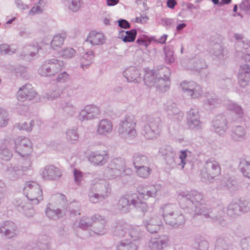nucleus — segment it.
Masks as SVG:
<instances>
[{"label": "nucleus", "mask_w": 250, "mask_h": 250, "mask_svg": "<svg viewBox=\"0 0 250 250\" xmlns=\"http://www.w3.org/2000/svg\"><path fill=\"white\" fill-rule=\"evenodd\" d=\"M179 204L185 212L192 215H202L215 223L224 224V219L216 210H212L205 204L203 194L196 190L181 192L178 195Z\"/></svg>", "instance_id": "f257e3e1"}, {"label": "nucleus", "mask_w": 250, "mask_h": 250, "mask_svg": "<svg viewBox=\"0 0 250 250\" xmlns=\"http://www.w3.org/2000/svg\"><path fill=\"white\" fill-rule=\"evenodd\" d=\"M133 208L145 212L147 211L148 207L136 193L127 194L121 197L117 205V208L122 213H127Z\"/></svg>", "instance_id": "f03ea898"}, {"label": "nucleus", "mask_w": 250, "mask_h": 250, "mask_svg": "<svg viewBox=\"0 0 250 250\" xmlns=\"http://www.w3.org/2000/svg\"><path fill=\"white\" fill-rule=\"evenodd\" d=\"M160 212L166 223L174 228L182 226L185 223L184 215L175 205H164L161 207Z\"/></svg>", "instance_id": "7ed1b4c3"}, {"label": "nucleus", "mask_w": 250, "mask_h": 250, "mask_svg": "<svg viewBox=\"0 0 250 250\" xmlns=\"http://www.w3.org/2000/svg\"><path fill=\"white\" fill-rule=\"evenodd\" d=\"M23 192L33 204L37 205L43 200L42 191L41 186L36 182L31 181L25 183Z\"/></svg>", "instance_id": "20e7f679"}, {"label": "nucleus", "mask_w": 250, "mask_h": 250, "mask_svg": "<svg viewBox=\"0 0 250 250\" xmlns=\"http://www.w3.org/2000/svg\"><path fill=\"white\" fill-rule=\"evenodd\" d=\"M60 200L62 202V206L61 208H51L50 207V204L47 206L45 210V213L49 218L56 220L62 217L65 214V211L67 210V203L65 196L61 194Z\"/></svg>", "instance_id": "39448f33"}, {"label": "nucleus", "mask_w": 250, "mask_h": 250, "mask_svg": "<svg viewBox=\"0 0 250 250\" xmlns=\"http://www.w3.org/2000/svg\"><path fill=\"white\" fill-rule=\"evenodd\" d=\"M19 231L17 225L12 221H5L0 223V233L8 239L17 237Z\"/></svg>", "instance_id": "423d86ee"}, {"label": "nucleus", "mask_w": 250, "mask_h": 250, "mask_svg": "<svg viewBox=\"0 0 250 250\" xmlns=\"http://www.w3.org/2000/svg\"><path fill=\"white\" fill-rule=\"evenodd\" d=\"M42 175L45 180H57L62 177V171L55 166L50 165L44 167Z\"/></svg>", "instance_id": "0eeeda50"}, {"label": "nucleus", "mask_w": 250, "mask_h": 250, "mask_svg": "<svg viewBox=\"0 0 250 250\" xmlns=\"http://www.w3.org/2000/svg\"><path fill=\"white\" fill-rule=\"evenodd\" d=\"M143 224L148 231L153 233L157 232L159 229L162 222L158 215L151 214L150 217L144 220Z\"/></svg>", "instance_id": "6e6552de"}, {"label": "nucleus", "mask_w": 250, "mask_h": 250, "mask_svg": "<svg viewBox=\"0 0 250 250\" xmlns=\"http://www.w3.org/2000/svg\"><path fill=\"white\" fill-rule=\"evenodd\" d=\"M100 218L101 215L98 214H94L91 217L84 216L74 223V227L86 230L93 225L94 219H100Z\"/></svg>", "instance_id": "1a4fd4ad"}, {"label": "nucleus", "mask_w": 250, "mask_h": 250, "mask_svg": "<svg viewBox=\"0 0 250 250\" xmlns=\"http://www.w3.org/2000/svg\"><path fill=\"white\" fill-rule=\"evenodd\" d=\"M168 238L165 235L151 237L148 246L151 250H162L167 244Z\"/></svg>", "instance_id": "9d476101"}, {"label": "nucleus", "mask_w": 250, "mask_h": 250, "mask_svg": "<svg viewBox=\"0 0 250 250\" xmlns=\"http://www.w3.org/2000/svg\"><path fill=\"white\" fill-rule=\"evenodd\" d=\"M232 249L231 240L227 235H221L216 239L214 250H230Z\"/></svg>", "instance_id": "9b49d317"}, {"label": "nucleus", "mask_w": 250, "mask_h": 250, "mask_svg": "<svg viewBox=\"0 0 250 250\" xmlns=\"http://www.w3.org/2000/svg\"><path fill=\"white\" fill-rule=\"evenodd\" d=\"M161 189V186L159 185H154L146 187L143 192L139 193V197L141 198L146 199L148 197H155L157 192Z\"/></svg>", "instance_id": "f8f14e48"}, {"label": "nucleus", "mask_w": 250, "mask_h": 250, "mask_svg": "<svg viewBox=\"0 0 250 250\" xmlns=\"http://www.w3.org/2000/svg\"><path fill=\"white\" fill-rule=\"evenodd\" d=\"M35 93L30 85H26L20 89L18 93L19 100H22L23 99L31 100Z\"/></svg>", "instance_id": "ddd939ff"}, {"label": "nucleus", "mask_w": 250, "mask_h": 250, "mask_svg": "<svg viewBox=\"0 0 250 250\" xmlns=\"http://www.w3.org/2000/svg\"><path fill=\"white\" fill-rule=\"evenodd\" d=\"M106 221L105 218L101 215L100 219H94L93 221V224H95L94 232L98 235L104 234L106 232Z\"/></svg>", "instance_id": "4468645a"}, {"label": "nucleus", "mask_w": 250, "mask_h": 250, "mask_svg": "<svg viewBox=\"0 0 250 250\" xmlns=\"http://www.w3.org/2000/svg\"><path fill=\"white\" fill-rule=\"evenodd\" d=\"M89 200L91 203H97L106 198L104 194H100L93 186L90 188L88 193Z\"/></svg>", "instance_id": "2eb2a0df"}, {"label": "nucleus", "mask_w": 250, "mask_h": 250, "mask_svg": "<svg viewBox=\"0 0 250 250\" xmlns=\"http://www.w3.org/2000/svg\"><path fill=\"white\" fill-rule=\"evenodd\" d=\"M21 174L20 167L14 166L12 165L8 166L5 172L6 176L11 180H15L19 178Z\"/></svg>", "instance_id": "dca6fc26"}, {"label": "nucleus", "mask_w": 250, "mask_h": 250, "mask_svg": "<svg viewBox=\"0 0 250 250\" xmlns=\"http://www.w3.org/2000/svg\"><path fill=\"white\" fill-rule=\"evenodd\" d=\"M93 187L96 188V190L100 194H104L106 198L108 196L111 191V188L109 183L106 181L102 180L100 183L93 185Z\"/></svg>", "instance_id": "f3484780"}, {"label": "nucleus", "mask_w": 250, "mask_h": 250, "mask_svg": "<svg viewBox=\"0 0 250 250\" xmlns=\"http://www.w3.org/2000/svg\"><path fill=\"white\" fill-rule=\"evenodd\" d=\"M206 167L209 172H213L215 177L221 174L220 166L217 162L211 160H208L206 162Z\"/></svg>", "instance_id": "a211bd4d"}, {"label": "nucleus", "mask_w": 250, "mask_h": 250, "mask_svg": "<svg viewBox=\"0 0 250 250\" xmlns=\"http://www.w3.org/2000/svg\"><path fill=\"white\" fill-rule=\"evenodd\" d=\"M136 35L137 31L135 29L127 31H122L120 34V38L125 42H132L135 40Z\"/></svg>", "instance_id": "6ab92c4d"}, {"label": "nucleus", "mask_w": 250, "mask_h": 250, "mask_svg": "<svg viewBox=\"0 0 250 250\" xmlns=\"http://www.w3.org/2000/svg\"><path fill=\"white\" fill-rule=\"evenodd\" d=\"M227 213L231 217H236L241 212V207L239 204L235 202L231 203L228 207Z\"/></svg>", "instance_id": "aec40b11"}, {"label": "nucleus", "mask_w": 250, "mask_h": 250, "mask_svg": "<svg viewBox=\"0 0 250 250\" xmlns=\"http://www.w3.org/2000/svg\"><path fill=\"white\" fill-rule=\"evenodd\" d=\"M104 36L102 34L94 31L89 34L87 39V41L93 45L102 44Z\"/></svg>", "instance_id": "412c9836"}, {"label": "nucleus", "mask_w": 250, "mask_h": 250, "mask_svg": "<svg viewBox=\"0 0 250 250\" xmlns=\"http://www.w3.org/2000/svg\"><path fill=\"white\" fill-rule=\"evenodd\" d=\"M113 163L114 162H111L105 171V174L109 179L115 178L121 175L120 170L115 166H113Z\"/></svg>", "instance_id": "4be33fe9"}, {"label": "nucleus", "mask_w": 250, "mask_h": 250, "mask_svg": "<svg viewBox=\"0 0 250 250\" xmlns=\"http://www.w3.org/2000/svg\"><path fill=\"white\" fill-rule=\"evenodd\" d=\"M117 250H137V246L136 243L126 240L121 241L117 246Z\"/></svg>", "instance_id": "5701e85b"}, {"label": "nucleus", "mask_w": 250, "mask_h": 250, "mask_svg": "<svg viewBox=\"0 0 250 250\" xmlns=\"http://www.w3.org/2000/svg\"><path fill=\"white\" fill-rule=\"evenodd\" d=\"M238 168L245 177L250 179V161L242 160L239 163Z\"/></svg>", "instance_id": "b1692460"}, {"label": "nucleus", "mask_w": 250, "mask_h": 250, "mask_svg": "<svg viewBox=\"0 0 250 250\" xmlns=\"http://www.w3.org/2000/svg\"><path fill=\"white\" fill-rule=\"evenodd\" d=\"M50 239L46 235L41 236L37 243L39 250H46L50 247Z\"/></svg>", "instance_id": "393cba45"}, {"label": "nucleus", "mask_w": 250, "mask_h": 250, "mask_svg": "<svg viewBox=\"0 0 250 250\" xmlns=\"http://www.w3.org/2000/svg\"><path fill=\"white\" fill-rule=\"evenodd\" d=\"M112 125L110 122L104 120L101 121L98 128V132L100 134L108 132L112 129Z\"/></svg>", "instance_id": "a878e982"}, {"label": "nucleus", "mask_w": 250, "mask_h": 250, "mask_svg": "<svg viewBox=\"0 0 250 250\" xmlns=\"http://www.w3.org/2000/svg\"><path fill=\"white\" fill-rule=\"evenodd\" d=\"M134 165L136 169V172L139 176L146 178L150 175L151 170L149 167L145 166H138L135 164Z\"/></svg>", "instance_id": "bb28decb"}, {"label": "nucleus", "mask_w": 250, "mask_h": 250, "mask_svg": "<svg viewBox=\"0 0 250 250\" xmlns=\"http://www.w3.org/2000/svg\"><path fill=\"white\" fill-rule=\"evenodd\" d=\"M126 226L127 227V234L131 239L134 241L138 240L140 238V234L138 229L133 228L128 224H126Z\"/></svg>", "instance_id": "cd10ccee"}, {"label": "nucleus", "mask_w": 250, "mask_h": 250, "mask_svg": "<svg viewBox=\"0 0 250 250\" xmlns=\"http://www.w3.org/2000/svg\"><path fill=\"white\" fill-rule=\"evenodd\" d=\"M88 161L93 166H102L107 162V157H87Z\"/></svg>", "instance_id": "c85d7f7f"}, {"label": "nucleus", "mask_w": 250, "mask_h": 250, "mask_svg": "<svg viewBox=\"0 0 250 250\" xmlns=\"http://www.w3.org/2000/svg\"><path fill=\"white\" fill-rule=\"evenodd\" d=\"M201 176L203 181L209 182H212L215 177L214 174L213 172H209L206 167V169H203L201 171Z\"/></svg>", "instance_id": "c756f323"}, {"label": "nucleus", "mask_w": 250, "mask_h": 250, "mask_svg": "<svg viewBox=\"0 0 250 250\" xmlns=\"http://www.w3.org/2000/svg\"><path fill=\"white\" fill-rule=\"evenodd\" d=\"M64 38L61 36L60 35H56L54 37L51 45L54 49H57L58 47H60L63 43Z\"/></svg>", "instance_id": "7c9ffc66"}, {"label": "nucleus", "mask_w": 250, "mask_h": 250, "mask_svg": "<svg viewBox=\"0 0 250 250\" xmlns=\"http://www.w3.org/2000/svg\"><path fill=\"white\" fill-rule=\"evenodd\" d=\"M232 186L229 180L224 178L220 181V184L217 186V188L219 190L228 189Z\"/></svg>", "instance_id": "2f4dec72"}, {"label": "nucleus", "mask_w": 250, "mask_h": 250, "mask_svg": "<svg viewBox=\"0 0 250 250\" xmlns=\"http://www.w3.org/2000/svg\"><path fill=\"white\" fill-rule=\"evenodd\" d=\"M22 159L21 162V166H20V169L22 171H25L29 169L31 167V160L29 157H22Z\"/></svg>", "instance_id": "473e14b6"}, {"label": "nucleus", "mask_w": 250, "mask_h": 250, "mask_svg": "<svg viewBox=\"0 0 250 250\" xmlns=\"http://www.w3.org/2000/svg\"><path fill=\"white\" fill-rule=\"evenodd\" d=\"M240 245L242 250H250V237L242 238Z\"/></svg>", "instance_id": "72a5a7b5"}, {"label": "nucleus", "mask_w": 250, "mask_h": 250, "mask_svg": "<svg viewBox=\"0 0 250 250\" xmlns=\"http://www.w3.org/2000/svg\"><path fill=\"white\" fill-rule=\"evenodd\" d=\"M127 227L125 225V227L122 228L121 226H117L115 229V235L120 237H123L126 236L127 232L125 230H127Z\"/></svg>", "instance_id": "f704fd0d"}, {"label": "nucleus", "mask_w": 250, "mask_h": 250, "mask_svg": "<svg viewBox=\"0 0 250 250\" xmlns=\"http://www.w3.org/2000/svg\"><path fill=\"white\" fill-rule=\"evenodd\" d=\"M171 160H173L175 163L179 166H181L182 169H183L186 164L187 157H170Z\"/></svg>", "instance_id": "c9c22d12"}, {"label": "nucleus", "mask_w": 250, "mask_h": 250, "mask_svg": "<svg viewBox=\"0 0 250 250\" xmlns=\"http://www.w3.org/2000/svg\"><path fill=\"white\" fill-rule=\"evenodd\" d=\"M239 204L241 207V212L246 213L250 211V201H243Z\"/></svg>", "instance_id": "e433bc0d"}, {"label": "nucleus", "mask_w": 250, "mask_h": 250, "mask_svg": "<svg viewBox=\"0 0 250 250\" xmlns=\"http://www.w3.org/2000/svg\"><path fill=\"white\" fill-rule=\"evenodd\" d=\"M80 7V0H71L69 5L70 9L73 12L77 11Z\"/></svg>", "instance_id": "4c0bfd02"}, {"label": "nucleus", "mask_w": 250, "mask_h": 250, "mask_svg": "<svg viewBox=\"0 0 250 250\" xmlns=\"http://www.w3.org/2000/svg\"><path fill=\"white\" fill-rule=\"evenodd\" d=\"M73 175L75 182L77 184L80 183L83 178V173L77 169L74 168L73 170Z\"/></svg>", "instance_id": "58836bf2"}, {"label": "nucleus", "mask_w": 250, "mask_h": 250, "mask_svg": "<svg viewBox=\"0 0 250 250\" xmlns=\"http://www.w3.org/2000/svg\"><path fill=\"white\" fill-rule=\"evenodd\" d=\"M240 7L246 12L250 13V0H245L241 4Z\"/></svg>", "instance_id": "ea45409f"}, {"label": "nucleus", "mask_w": 250, "mask_h": 250, "mask_svg": "<svg viewBox=\"0 0 250 250\" xmlns=\"http://www.w3.org/2000/svg\"><path fill=\"white\" fill-rule=\"evenodd\" d=\"M208 243L206 240H202L198 243V250H208Z\"/></svg>", "instance_id": "a19ab883"}, {"label": "nucleus", "mask_w": 250, "mask_h": 250, "mask_svg": "<svg viewBox=\"0 0 250 250\" xmlns=\"http://www.w3.org/2000/svg\"><path fill=\"white\" fill-rule=\"evenodd\" d=\"M119 26L122 28L127 29L130 27V24L125 20H121L118 21Z\"/></svg>", "instance_id": "79ce46f5"}, {"label": "nucleus", "mask_w": 250, "mask_h": 250, "mask_svg": "<svg viewBox=\"0 0 250 250\" xmlns=\"http://www.w3.org/2000/svg\"><path fill=\"white\" fill-rule=\"evenodd\" d=\"M0 51L2 54H9L10 52L9 46L7 44H2L0 46Z\"/></svg>", "instance_id": "37998d69"}, {"label": "nucleus", "mask_w": 250, "mask_h": 250, "mask_svg": "<svg viewBox=\"0 0 250 250\" xmlns=\"http://www.w3.org/2000/svg\"><path fill=\"white\" fill-rule=\"evenodd\" d=\"M42 12L40 7L39 6H35L32 7L30 11L29 14L31 15H34L36 14L40 13Z\"/></svg>", "instance_id": "c03bdc74"}, {"label": "nucleus", "mask_w": 250, "mask_h": 250, "mask_svg": "<svg viewBox=\"0 0 250 250\" xmlns=\"http://www.w3.org/2000/svg\"><path fill=\"white\" fill-rule=\"evenodd\" d=\"M177 4L176 0H167V6L171 9H174Z\"/></svg>", "instance_id": "a18cd8bd"}, {"label": "nucleus", "mask_w": 250, "mask_h": 250, "mask_svg": "<svg viewBox=\"0 0 250 250\" xmlns=\"http://www.w3.org/2000/svg\"><path fill=\"white\" fill-rule=\"evenodd\" d=\"M119 0H106V4L109 6H114L119 3Z\"/></svg>", "instance_id": "49530a36"}, {"label": "nucleus", "mask_w": 250, "mask_h": 250, "mask_svg": "<svg viewBox=\"0 0 250 250\" xmlns=\"http://www.w3.org/2000/svg\"><path fill=\"white\" fill-rule=\"evenodd\" d=\"M137 42L140 45H145L147 46V42H146L143 40V39H138L137 40Z\"/></svg>", "instance_id": "de8ad7c7"}, {"label": "nucleus", "mask_w": 250, "mask_h": 250, "mask_svg": "<svg viewBox=\"0 0 250 250\" xmlns=\"http://www.w3.org/2000/svg\"><path fill=\"white\" fill-rule=\"evenodd\" d=\"M68 210H69L70 214L74 215H77L80 214V213L79 212V210H76L73 209H71L70 207H69Z\"/></svg>", "instance_id": "09e8293b"}, {"label": "nucleus", "mask_w": 250, "mask_h": 250, "mask_svg": "<svg viewBox=\"0 0 250 250\" xmlns=\"http://www.w3.org/2000/svg\"><path fill=\"white\" fill-rule=\"evenodd\" d=\"M186 26V24L184 23H182L181 24H179L177 25L176 29L177 30H180L185 27Z\"/></svg>", "instance_id": "8fccbe9b"}, {"label": "nucleus", "mask_w": 250, "mask_h": 250, "mask_svg": "<svg viewBox=\"0 0 250 250\" xmlns=\"http://www.w3.org/2000/svg\"><path fill=\"white\" fill-rule=\"evenodd\" d=\"M167 35H164V36H163L160 40H161V42H162V43H164L167 40Z\"/></svg>", "instance_id": "3c124183"}, {"label": "nucleus", "mask_w": 250, "mask_h": 250, "mask_svg": "<svg viewBox=\"0 0 250 250\" xmlns=\"http://www.w3.org/2000/svg\"><path fill=\"white\" fill-rule=\"evenodd\" d=\"M147 20H148V18L146 16L141 17V21H145Z\"/></svg>", "instance_id": "603ef678"}, {"label": "nucleus", "mask_w": 250, "mask_h": 250, "mask_svg": "<svg viewBox=\"0 0 250 250\" xmlns=\"http://www.w3.org/2000/svg\"><path fill=\"white\" fill-rule=\"evenodd\" d=\"M222 1L224 4H228L230 2L231 0H222Z\"/></svg>", "instance_id": "864d4df0"}, {"label": "nucleus", "mask_w": 250, "mask_h": 250, "mask_svg": "<svg viewBox=\"0 0 250 250\" xmlns=\"http://www.w3.org/2000/svg\"><path fill=\"white\" fill-rule=\"evenodd\" d=\"M68 51V50H65V55H67V52ZM69 52H71L72 54H73L74 53V50L72 49H71L69 50Z\"/></svg>", "instance_id": "5fc2aeb1"}, {"label": "nucleus", "mask_w": 250, "mask_h": 250, "mask_svg": "<svg viewBox=\"0 0 250 250\" xmlns=\"http://www.w3.org/2000/svg\"><path fill=\"white\" fill-rule=\"evenodd\" d=\"M104 23L107 25V24H109V19L106 18L104 20Z\"/></svg>", "instance_id": "6e6d98bb"}, {"label": "nucleus", "mask_w": 250, "mask_h": 250, "mask_svg": "<svg viewBox=\"0 0 250 250\" xmlns=\"http://www.w3.org/2000/svg\"><path fill=\"white\" fill-rule=\"evenodd\" d=\"M211 1L215 4H217L219 3V0H211Z\"/></svg>", "instance_id": "4d7b16f0"}, {"label": "nucleus", "mask_w": 250, "mask_h": 250, "mask_svg": "<svg viewBox=\"0 0 250 250\" xmlns=\"http://www.w3.org/2000/svg\"><path fill=\"white\" fill-rule=\"evenodd\" d=\"M187 151H184L182 152V153L183 154V156L186 157L187 155Z\"/></svg>", "instance_id": "13d9d810"}, {"label": "nucleus", "mask_w": 250, "mask_h": 250, "mask_svg": "<svg viewBox=\"0 0 250 250\" xmlns=\"http://www.w3.org/2000/svg\"><path fill=\"white\" fill-rule=\"evenodd\" d=\"M237 10V6L236 5H235L234 7H233V11L234 12H236Z\"/></svg>", "instance_id": "bf43d9fd"}, {"label": "nucleus", "mask_w": 250, "mask_h": 250, "mask_svg": "<svg viewBox=\"0 0 250 250\" xmlns=\"http://www.w3.org/2000/svg\"><path fill=\"white\" fill-rule=\"evenodd\" d=\"M148 74H149V73H148L146 75H145V78H144V80L145 81H146V79L148 77Z\"/></svg>", "instance_id": "052dcab7"}, {"label": "nucleus", "mask_w": 250, "mask_h": 250, "mask_svg": "<svg viewBox=\"0 0 250 250\" xmlns=\"http://www.w3.org/2000/svg\"><path fill=\"white\" fill-rule=\"evenodd\" d=\"M62 75L63 77H67V74L66 73H63L62 74Z\"/></svg>", "instance_id": "680f3d73"}, {"label": "nucleus", "mask_w": 250, "mask_h": 250, "mask_svg": "<svg viewBox=\"0 0 250 250\" xmlns=\"http://www.w3.org/2000/svg\"><path fill=\"white\" fill-rule=\"evenodd\" d=\"M12 21H13V20H10V21H8L7 22V23H8V24H10L12 22Z\"/></svg>", "instance_id": "e2e57ef3"}, {"label": "nucleus", "mask_w": 250, "mask_h": 250, "mask_svg": "<svg viewBox=\"0 0 250 250\" xmlns=\"http://www.w3.org/2000/svg\"><path fill=\"white\" fill-rule=\"evenodd\" d=\"M95 250H102L101 249H97Z\"/></svg>", "instance_id": "0e129e2a"}]
</instances>
